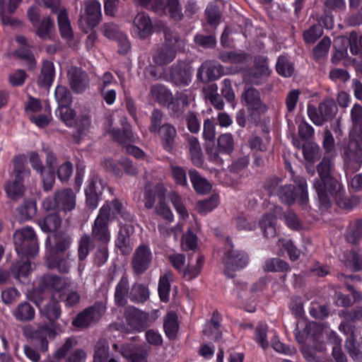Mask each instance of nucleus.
Segmentation results:
<instances>
[{
    "mask_svg": "<svg viewBox=\"0 0 362 362\" xmlns=\"http://www.w3.org/2000/svg\"><path fill=\"white\" fill-rule=\"evenodd\" d=\"M334 163L329 156H324L317 165L319 178L315 180L314 187L320 204L326 207L329 206L330 197H332L339 206L351 208L349 200L344 197V190L341 184L331 175Z\"/></svg>",
    "mask_w": 362,
    "mask_h": 362,
    "instance_id": "1",
    "label": "nucleus"
},
{
    "mask_svg": "<svg viewBox=\"0 0 362 362\" xmlns=\"http://www.w3.org/2000/svg\"><path fill=\"white\" fill-rule=\"evenodd\" d=\"M40 313L51 325L40 324L36 329L30 330L29 337L33 340V346L45 352L49 345L47 337L54 338L56 336L57 326L54 322L59 319L62 314L59 303L54 294H52L50 300L40 310Z\"/></svg>",
    "mask_w": 362,
    "mask_h": 362,
    "instance_id": "2",
    "label": "nucleus"
},
{
    "mask_svg": "<svg viewBox=\"0 0 362 362\" xmlns=\"http://www.w3.org/2000/svg\"><path fill=\"white\" fill-rule=\"evenodd\" d=\"M25 160L24 156H18L13 158L11 179L4 186L8 197L14 201L23 197L25 191L23 182L30 176V170L25 165Z\"/></svg>",
    "mask_w": 362,
    "mask_h": 362,
    "instance_id": "3",
    "label": "nucleus"
},
{
    "mask_svg": "<svg viewBox=\"0 0 362 362\" xmlns=\"http://www.w3.org/2000/svg\"><path fill=\"white\" fill-rule=\"evenodd\" d=\"M293 181L296 187L291 185H281L276 196L282 203L289 206L296 201L301 206L306 205L308 202L306 180L303 177H296Z\"/></svg>",
    "mask_w": 362,
    "mask_h": 362,
    "instance_id": "4",
    "label": "nucleus"
},
{
    "mask_svg": "<svg viewBox=\"0 0 362 362\" xmlns=\"http://www.w3.org/2000/svg\"><path fill=\"white\" fill-rule=\"evenodd\" d=\"M13 239L18 256H34L38 252L37 236L31 227L16 230Z\"/></svg>",
    "mask_w": 362,
    "mask_h": 362,
    "instance_id": "5",
    "label": "nucleus"
},
{
    "mask_svg": "<svg viewBox=\"0 0 362 362\" xmlns=\"http://www.w3.org/2000/svg\"><path fill=\"white\" fill-rule=\"evenodd\" d=\"M75 206L76 195L69 188L56 192L53 197H47L42 202V207L46 211H69L73 210Z\"/></svg>",
    "mask_w": 362,
    "mask_h": 362,
    "instance_id": "6",
    "label": "nucleus"
},
{
    "mask_svg": "<svg viewBox=\"0 0 362 362\" xmlns=\"http://www.w3.org/2000/svg\"><path fill=\"white\" fill-rule=\"evenodd\" d=\"M107 306L105 302L95 303L79 313L72 322V325L81 329H84L96 324L105 314Z\"/></svg>",
    "mask_w": 362,
    "mask_h": 362,
    "instance_id": "7",
    "label": "nucleus"
},
{
    "mask_svg": "<svg viewBox=\"0 0 362 362\" xmlns=\"http://www.w3.org/2000/svg\"><path fill=\"white\" fill-rule=\"evenodd\" d=\"M110 217V207L108 204L103 205L99 211L92 227L93 239L98 244L108 243L110 234L108 229V222Z\"/></svg>",
    "mask_w": 362,
    "mask_h": 362,
    "instance_id": "8",
    "label": "nucleus"
},
{
    "mask_svg": "<svg viewBox=\"0 0 362 362\" xmlns=\"http://www.w3.org/2000/svg\"><path fill=\"white\" fill-rule=\"evenodd\" d=\"M343 158L346 174L354 173L362 165V147L356 139H350L344 147Z\"/></svg>",
    "mask_w": 362,
    "mask_h": 362,
    "instance_id": "9",
    "label": "nucleus"
},
{
    "mask_svg": "<svg viewBox=\"0 0 362 362\" xmlns=\"http://www.w3.org/2000/svg\"><path fill=\"white\" fill-rule=\"evenodd\" d=\"M100 4L97 1L85 3V13L78 20L81 30L88 33L96 27L101 21Z\"/></svg>",
    "mask_w": 362,
    "mask_h": 362,
    "instance_id": "10",
    "label": "nucleus"
},
{
    "mask_svg": "<svg viewBox=\"0 0 362 362\" xmlns=\"http://www.w3.org/2000/svg\"><path fill=\"white\" fill-rule=\"evenodd\" d=\"M192 67L184 61H177L168 69V80L177 86H188L191 82Z\"/></svg>",
    "mask_w": 362,
    "mask_h": 362,
    "instance_id": "11",
    "label": "nucleus"
},
{
    "mask_svg": "<svg viewBox=\"0 0 362 362\" xmlns=\"http://www.w3.org/2000/svg\"><path fill=\"white\" fill-rule=\"evenodd\" d=\"M225 264V274L229 278L235 276L234 271L245 267L248 263V257L243 251L230 250L226 252L223 257Z\"/></svg>",
    "mask_w": 362,
    "mask_h": 362,
    "instance_id": "12",
    "label": "nucleus"
},
{
    "mask_svg": "<svg viewBox=\"0 0 362 362\" xmlns=\"http://www.w3.org/2000/svg\"><path fill=\"white\" fill-rule=\"evenodd\" d=\"M127 325L133 329L142 331L149 326L148 315L134 306H128L124 310Z\"/></svg>",
    "mask_w": 362,
    "mask_h": 362,
    "instance_id": "13",
    "label": "nucleus"
},
{
    "mask_svg": "<svg viewBox=\"0 0 362 362\" xmlns=\"http://www.w3.org/2000/svg\"><path fill=\"white\" fill-rule=\"evenodd\" d=\"M67 78L71 88L76 93H83L89 86V76L81 68L71 66L67 71Z\"/></svg>",
    "mask_w": 362,
    "mask_h": 362,
    "instance_id": "14",
    "label": "nucleus"
},
{
    "mask_svg": "<svg viewBox=\"0 0 362 362\" xmlns=\"http://www.w3.org/2000/svg\"><path fill=\"white\" fill-rule=\"evenodd\" d=\"M152 259V254L149 247L146 245H139L135 250L132 267L136 274L144 273L149 267Z\"/></svg>",
    "mask_w": 362,
    "mask_h": 362,
    "instance_id": "15",
    "label": "nucleus"
},
{
    "mask_svg": "<svg viewBox=\"0 0 362 362\" xmlns=\"http://www.w3.org/2000/svg\"><path fill=\"white\" fill-rule=\"evenodd\" d=\"M267 61L262 57L255 58L254 67L244 76V79L250 83L259 85L269 76Z\"/></svg>",
    "mask_w": 362,
    "mask_h": 362,
    "instance_id": "16",
    "label": "nucleus"
},
{
    "mask_svg": "<svg viewBox=\"0 0 362 362\" xmlns=\"http://www.w3.org/2000/svg\"><path fill=\"white\" fill-rule=\"evenodd\" d=\"M73 255L67 252L64 254H50L46 264L49 269H57L60 273H69L71 268V262L74 261Z\"/></svg>",
    "mask_w": 362,
    "mask_h": 362,
    "instance_id": "17",
    "label": "nucleus"
},
{
    "mask_svg": "<svg viewBox=\"0 0 362 362\" xmlns=\"http://www.w3.org/2000/svg\"><path fill=\"white\" fill-rule=\"evenodd\" d=\"M133 27L135 34L141 40L147 38L153 31L151 18L145 12L136 15L133 21Z\"/></svg>",
    "mask_w": 362,
    "mask_h": 362,
    "instance_id": "18",
    "label": "nucleus"
},
{
    "mask_svg": "<svg viewBox=\"0 0 362 362\" xmlns=\"http://www.w3.org/2000/svg\"><path fill=\"white\" fill-rule=\"evenodd\" d=\"M67 279L54 274H45L40 281L39 288L42 292L50 291L55 296V293L61 292L68 286Z\"/></svg>",
    "mask_w": 362,
    "mask_h": 362,
    "instance_id": "19",
    "label": "nucleus"
},
{
    "mask_svg": "<svg viewBox=\"0 0 362 362\" xmlns=\"http://www.w3.org/2000/svg\"><path fill=\"white\" fill-rule=\"evenodd\" d=\"M105 184L103 180L95 177L93 178L86 189V204L89 208L97 207L98 201L105 189Z\"/></svg>",
    "mask_w": 362,
    "mask_h": 362,
    "instance_id": "20",
    "label": "nucleus"
},
{
    "mask_svg": "<svg viewBox=\"0 0 362 362\" xmlns=\"http://www.w3.org/2000/svg\"><path fill=\"white\" fill-rule=\"evenodd\" d=\"M223 74V67L215 62H204L197 71V78L202 81H215Z\"/></svg>",
    "mask_w": 362,
    "mask_h": 362,
    "instance_id": "21",
    "label": "nucleus"
},
{
    "mask_svg": "<svg viewBox=\"0 0 362 362\" xmlns=\"http://www.w3.org/2000/svg\"><path fill=\"white\" fill-rule=\"evenodd\" d=\"M177 47L163 45L157 47L152 57L154 64L157 66H165L172 62L176 57Z\"/></svg>",
    "mask_w": 362,
    "mask_h": 362,
    "instance_id": "22",
    "label": "nucleus"
},
{
    "mask_svg": "<svg viewBox=\"0 0 362 362\" xmlns=\"http://www.w3.org/2000/svg\"><path fill=\"white\" fill-rule=\"evenodd\" d=\"M242 98L246 103L259 113L266 112L267 107L261 100L259 92L252 86H246L242 94Z\"/></svg>",
    "mask_w": 362,
    "mask_h": 362,
    "instance_id": "23",
    "label": "nucleus"
},
{
    "mask_svg": "<svg viewBox=\"0 0 362 362\" xmlns=\"http://www.w3.org/2000/svg\"><path fill=\"white\" fill-rule=\"evenodd\" d=\"M160 136L163 148L168 152L172 151L175 148L177 130L175 127L170 124L165 123L161 126L158 132Z\"/></svg>",
    "mask_w": 362,
    "mask_h": 362,
    "instance_id": "24",
    "label": "nucleus"
},
{
    "mask_svg": "<svg viewBox=\"0 0 362 362\" xmlns=\"http://www.w3.org/2000/svg\"><path fill=\"white\" fill-rule=\"evenodd\" d=\"M72 243L71 236L65 232H58L53 235L50 254H64L68 252Z\"/></svg>",
    "mask_w": 362,
    "mask_h": 362,
    "instance_id": "25",
    "label": "nucleus"
},
{
    "mask_svg": "<svg viewBox=\"0 0 362 362\" xmlns=\"http://www.w3.org/2000/svg\"><path fill=\"white\" fill-rule=\"evenodd\" d=\"M57 23L61 37L67 41H71L74 39V31L66 8L59 10Z\"/></svg>",
    "mask_w": 362,
    "mask_h": 362,
    "instance_id": "26",
    "label": "nucleus"
},
{
    "mask_svg": "<svg viewBox=\"0 0 362 362\" xmlns=\"http://www.w3.org/2000/svg\"><path fill=\"white\" fill-rule=\"evenodd\" d=\"M21 258L13 263L10 267L11 274L18 281L22 277H27L31 270V263L28 259L29 256H19Z\"/></svg>",
    "mask_w": 362,
    "mask_h": 362,
    "instance_id": "27",
    "label": "nucleus"
},
{
    "mask_svg": "<svg viewBox=\"0 0 362 362\" xmlns=\"http://www.w3.org/2000/svg\"><path fill=\"white\" fill-rule=\"evenodd\" d=\"M13 315L17 321L21 322H30L35 319V308L28 302L19 303L13 310Z\"/></svg>",
    "mask_w": 362,
    "mask_h": 362,
    "instance_id": "28",
    "label": "nucleus"
},
{
    "mask_svg": "<svg viewBox=\"0 0 362 362\" xmlns=\"http://www.w3.org/2000/svg\"><path fill=\"white\" fill-rule=\"evenodd\" d=\"M54 74L53 63L48 60L44 61L37 78L38 85L42 88H49L53 82Z\"/></svg>",
    "mask_w": 362,
    "mask_h": 362,
    "instance_id": "29",
    "label": "nucleus"
},
{
    "mask_svg": "<svg viewBox=\"0 0 362 362\" xmlns=\"http://www.w3.org/2000/svg\"><path fill=\"white\" fill-rule=\"evenodd\" d=\"M156 192L159 202L156 207V212L162 216L163 218L171 222L173 220V214L170 208L165 203V189L161 184L156 185Z\"/></svg>",
    "mask_w": 362,
    "mask_h": 362,
    "instance_id": "30",
    "label": "nucleus"
},
{
    "mask_svg": "<svg viewBox=\"0 0 362 362\" xmlns=\"http://www.w3.org/2000/svg\"><path fill=\"white\" fill-rule=\"evenodd\" d=\"M150 93L156 102L163 105H170L173 100L172 93L164 85L156 84L151 87Z\"/></svg>",
    "mask_w": 362,
    "mask_h": 362,
    "instance_id": "31",
    "label": "nucleus"
},
{
    "mask_svg": "<svg viewBox=\"0 0 362 362\" xmlns=\"http://www.w3.org/2000/svg\"><path fill=\"white\" fill-rule=\"evenodd\" d=\"M113 141L119 144L126 146L135 141V137L129 124H125L122 129H116L110 135Z\"/></svg>",
    "mask_w": 362,
    "mask_h": 362,
    "instance_id": "32",
    "label": "nucleus"
},
{
    "mask_svg": "<svg viewBox=\"0 0 362 362\" xmlns=\"http://www.w3.org/2000/svg\"><path fill=\"white\" fill-rule=\"evenodd\" d=\"M188 105L187 95L184 93H177L175 98H173L169 105L172 116L177 118L181 117Z\"/></svg>",
    "mask_w": 362,
    "mask_h": 362,
    "instance_id": "33",
    "label": "nucleus"
},
{
    "mask_svg": "<svg viewBox=\"0 0 362 362\" xmlns=\"http://www.w3.org/2000/svg\"><path fill=\"white\" fill-rule=\"evenodd\" d=\"M189 176L193 187L197 193L204 194L211 190V184L197 170H189Z\"/></svg>",
    "mask_w": 362,
    "mask_h": 362,
    "instance_id": "34",
    "label": "nucleus"
},
{
    "mask_svg": "<svg viewBox=\"0 0 362 362\" xmlns=\"http://www.w3.org/2000/svg\"><path fill=\"white\" fill-rule=\"evenodd\" d=\"M120 353L129 362H147L143 350L135 345L123 346Z\"/></svg>",
    "mask_w": 362,
    "mask_h": 362,
    "instance_id": "35",
    "label": "nucleus"
},
{
    "mask_svg": "<svg viewBox=\"0 0 362 362\" xmlns=\"http://www.w3.org/2000/svg\"><path fill=\"white\" fill-rule=\"evenodd\" d=\"M62 224V218L57 213H52L38 221V225L46 233L56 231Z\"/></svg>",
    "mask_w": 362,
    "mask_h": 362,
    "instance_id": "36",
    "label": "nucleus"
},
{
    "mask_svg": "<svg viewBox=\"0 0 362 362\" xmlns=\"http://www.w3.org/2000/svg\"><path fill=\"white\" fill-rule=\"evenodd\" d=\"M173 272L166 271L165 273L160 277L158 283V294L160 299L163 302H168L169 300V294L170 291V281L173 279Z\"/></svg>",
    "mask_w": 362,
    "mask_h": 362,
    "instance_id": "37",
    "label": "nucleus"
},
{
    "mask_svg": "<svg viewBox=\"0 0 362 362\" xmlns=\"http://www.w3.org/2000/svg\"><path fill=\"white\" fill-rule=\"evenodd\" d=\"M129 282L127 277H122L115 288V301L118 306H124L127 303L129 293Z\"/></svg>",
    "mask_w": 362,
    "mask_h": 362,
    "instance_id": "38",
    "label": "nucleus"
},
{
    "mask_svg": "<svg viewBox=\"0 0 362 362\" xmlns=\"http://www.w3.org/2000/svg\"><path fill=\"white\" fill-rule=\"evenodd\" d=\"M318 110L325 118V121L332 119L337 113L338 109L334 99L325 98L318 106Z\"/></svg>",
    "mask_w": 362,
    "mask_h": 362,
    "instance_id": "39",
    "label": "nucleus"
},
{
    "mask_svg": "<svg viewBox=\"0 0 362 362\" xmlns=\"http://www.w3.org/2000/svg\"><path fill=\"white\" fill-rule=\"evenodd\" d=\"M259 226L263 231L264 235L267 238H272L276 235L275 217L272 214L263 215L259 221Z\"/></svg>",
    "mask_w": 362,
    "mask_h": 362,
    "instance_id": "40",
    "label": "nucleus"
},
{
    "mask_svg": "<svg viewBox=\"0 0 362 362\" xmlns=\"http://www.w3.org/2000/svg\"><path fill=\"white\" fill-rule=\"evenodd\" d=\"M177 316L173 313H169L164 321V330L167 337L170 339H174L176 337L178 330Z\"/></svg>",
    "mask_w": 362,
    "mask_h": 362,
    "instance_id": "41",
    "label": "nucleus"
},
{
    "mask_svg": "<svg viewBox=\"0 0 362 362\" xmlns=\"http://www.w3.org/2000/svg\"><path fill=\"white\" fill-rule=\"evenodd\" d=\"M74 125L76 129V132L73 134V137L76 143H79L81 137L86 134L90 125V118L88 115H83L75 119Z\"/></svg>",
    "mask_w": 362,
    "mask_h": 362,
    "instance_id": "42",
    "label": "nucleus"
},
{
    "mask_svg": "<svg viewBox=\"0 0 362 362\" xmlns=\"http://www.w3.org/2000/svg\"><path fill=\"white\" fill-rule=\"evenodd\" d=\"M19 218L22 221H27L33 217L37 212L35 202L27 199L17 209Z\"/></svg>",
    "mask_w": 362,
    "mask_h": 362,
    "instance_id": "43",
    "label": "nucleus"
},
{
    "mask_svg": "<svg viewBox=\"0 0 362 362\" xmlns=\"http://www.w3.org/2000/svg\"><path fill=\"white\" fill-rule=\"evenodd\" d=\"M166 15L176 22L181 21L184 18L182 6L179 0H168L166 2Z\"/></svg>",
    "mask_w": 362,
    "mask_h": 362,
    "instance_id": "44",
    "label": "nucleus"
},
{
    "mask_svg": "<svg viewBox=\"0 0 362 362\" xmlns=\"http://www.w3.org/2000/svg\"><path fill=\"white\" fill-rule=\"evenodd\" d=\"M94 362H107L109 353V344L105 339L98 341L94 347Z\"/></svg>",
    "mask_w": 362,
    "mask_h": 362,
    "instance_id": "45",
    "label": "nucleus"
},
{
    "mask_svg": "<svg viewBox=\"0 0 362 362\" xmlns=\"http://www.w3.org/2000/svg\"><path fill=\"white\" fill-rule=\"evenodd\" d=\"M93 247V240L89 235L84 234L78 240V257L83 261L88 255L90 250Z\"/></svg>",
    "mask_w": 362,
    "mask_h": 362,
    "instance_id": "46",
    "label": "nucleus"
},
{
    "mask_svg": "<svg viewBox=\"0 0 362 362\" xmlns=\"http://www.w3.org/2000/svg\"><path fill=\"white\" fill-rule=\"evenodd\" d=\"M218 149L221 153L230 155L234 150V140L232 134L226 133L218 138Z\"/></svg>",
    "mask_w": 362,
    "mask_h": 362,
    "instance_id": "47",
    "label": "nucleus"
},
{
    "mask_svg": "<svg viewBox=\"0 0 362 362\" xmlns=\"http://www.w3.org/2000/svg\"><path fill=\"white\" fill-rule=\"evenodd\" d=\"M218 58L224 63H244L250 58L249 54L235 52H222Z\"/></svg>",
    "mask_w": 362,
    "mask_h": 362,
    "instance_id": "48",
    "label": "nucleus"
},
{
    "mask_svg": "<svg viewBox=\"0 0 362 362\" xmlns=\"http://www.w3.org/2000/svg\"><path fill=\"white\" fill-rule=\"evenodd\" d=\"M55 99L59 105L58 107L69 106L72 103V96L69 90L64 86H58L54 93Z\"/></svg>",
    "mask_w": 362,
    "mask_h": 362,
    "instance_id": "49",
    "label": "nucleus"
},
{
    "mask_svg": "<svg viewBox=\"0 0 362 362\" xmlns=\"http://www.w3.org/2000/svg\"><path fill=\"white\" fill-rule=\"evenodd\" d=\"M288 269V263L279 258H272L267 260L264 266V270L270 272H282Z\"/></svg>",
    "mask_w": 362,
    "mask_h": 362,
    "instance_id": "50",
    "label": "nucleus"
},
{
    "mask_svg": "<svg viewBox=\"0 0 362 362\" xmlns=\"http://www.w3.org/2000/svg\"><path fill=\"white\" fill-rule=\"evenodd\" d=\"M149 296L148 289L142 284H134L129 294L131 300L137 303H144Z\"/></svg>",
    "mask_w": 362,
    "mask_h": 362,
    "instance_id": "51",
    "label": "nucleus"
},
{
    "mask_svg": "<svg viewBox=\"0 0 362 362\" xmlns=\"http://www.w3.org/2000/svg\"><path fill=\"white\" fill-rule=\"evenodd\" d=\"M302 148L303 157L308 161L313 163L321 156L320 146L316 144L308 143L303 145Z\"/></svg>",
    "mask_w": 362,
    "mask_h": 362,
    "instance_id": "52",
    "label": "nucleus"
},
{
    "mask_svg": "<svg viewBox=\"0 0 362 362\" xmlns=\"http://www.w3.org/2000/svg\"><path fill=\"white\" fill-rule=\"evenodd\" d=\"M197 237L191 230H188L182 236L183 249L186 251H192V252L188 255L189 259H192L193 254L195 253V250L197 246Z\"/></svg>",
    "mask_w": 362,
    "mask_h": 362,
    "instance_id": "53",
    "label": "nucleus"
},
{
    "mask_svg": "<svg viewBox=\"0 0 362 362\" xmlns=\"http://www.w3.org/2000/svg\"><path fill=\"white\" fill-rule=\"evenodd\" d=\"M54 29V21L50 17H46L40 23L36 34L43 40L50 38L52 30Z\"/></svg>",
    "mask_w": 362,
    "mask_h": 362,
    "instance_id": "54",
    "label": "nucleus"
},
{
    "mask_svg": "<svg viewBox=\"0 0 362 362\" xmlns=\"http://www.w3.org/2000/svg\"><path fill=\"white\" fill-rule=\"evenodd\" d=\"M331 45L330 39L327 37H323L313 49V57L316 60L325 58Z\"/></svg>",
    "mask_w": 362,
    "mask_h": 362,
    "instance_id": "55",
    "label": "nucleus"
},
{
    "mask_svg": "<svg viewBox=\"0 0 362 362\" xmlns=\"http://www.w3.org/2000/svg\"><path fill=\"white\" fill-rule=\"evenodd\" d=\"M338 40L347 41L350 47L351 52L353 54H358L361 52H362V35L358 37V34L356 32H351L349 34V37L347 39L341 38Z\"/></svg>",
    "mask_w": 362,
    "mask_h": 362,
    "instance_id": "56",
    "label": "nucleus"
},
{
    "mask_svg": "<svg viewBox=\"0 0 362 362\" xmlns=\"http://www.w3.org/2000/svg\"><path fill=\"white\" fill-rule=\"evenodd\" d=\"M197 264L194 267L188 265L185 270H184V276L187 280H192L197 277L201 272L204 264V257L199 253L197 254Z\"/></svg>",
    "mask_w": 362,
    "mask_h": 362,
    "instance_id": "57",
    "label": "nucleus"
},
{
    "mask_svg": "<svg viewBox=\"0 0 362 362\" xmlns=\"http://www.w3.org/2000/svg\"><path fill=\"white\" fill-rule=\"evenodd\" d=\"M218 204V196L213 194L208 199L200 201L197 204V210L199 214H206L214 209H215Z\"/></svg>",
    "mask_w": 362,
    "mask_h": 362,
    "instance_id": "58",
    "label": "nucleus"
},
{
    "mask_svg": "<svg viewBox=\"0 0 362 362\" xmlns=\"http://www.w3.org/2000/svg\"><path fill=\"white\" fill-rule=\"evenodd\" d=\"M169 199L173 204L177 212L183 218H188L189 214L186 209L180 196L175 192H171L169 194Z\"/></svg>",
    "mask_w": 362,
    "mask_h": 362,
    "instance_id": "59",
    "label": "nucleus"
},
{
    "mask_svg": "<svg viewBox=\"0 0 362 362\" xmlns=\"http://www.w3.org/2000/svg\"><path fill=\"white\" fill-rule=\"evenodd\" d=\"M340 317L352 323L362 321V307L356 306L350 310H344L340 312Z\"/></svg>",
    "mask_w": 362,
    "mask_h": 362,
    "instance_id": "60",
    "label": "nucleus"
},
{
    "mask_svg": "<svg viewBox=\"0 0 362 362\" xmlns=\"http://www.w3.org/2000/svg\"><path fill=\"white\" fill-rule=\"evenodd\" d=\"M276 68L277 72L285 77H290L294 71L293 65L284 57L278 58Z\"/></svg>",
    "mask_w": 362,
    "mask_h": 362,
    "instance_id": "61",
    "label": "nucleus"
},
{
    "mask_svg": "<svg viewBox=\"0 0 362 362\" xmlns=\"http://www.w3.org/2000/svg\"><path fill=\"white\" fill-rule=\"evenodd\" d=\"M163 118V112L158 109H154L150 116V125L148 130L151 133L158 132L161 128V123Z\"/></svg>",
    "mask_w": 362,
    "mask_h": 362,
    "instance_id": "62",
    "label": "nucleus"
},
{
    "mask_svg": "<svg viewBox=\"0 0 362 362\" xmlns=\"http://www.w3.org/2000/svg\"><path fill=\"white\" fill-rule=\"evenodd\" d=\"M346 238L351 244H357L362 239V218L354 222Z\"/></svg>",
    "mask_w": 362,
    "mask_h": 362,
    "instance_id": "63",
    "label": "nucleus"
},
{
    "mask_svg": "<svg viewBox=\"0 0 362 362\" xmlns=\"http://www.w3.org/2000/svg\"><path fill=\"white\" fill-rule=\"evenodd\" d=\"M281 180L276 176H271L267 178L264 182V189L267 192L269 196H276L279 189L281 185Z\"/></svg>",
    "mask_w": 362,
    "mask_h": 362,
    "instance_id": "64",
    "label": "nucleus"
}]
</instances>
